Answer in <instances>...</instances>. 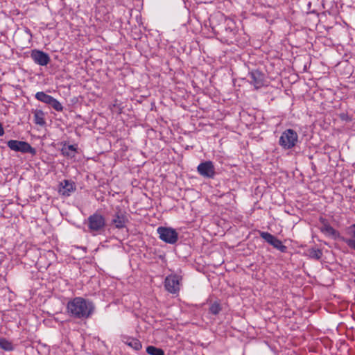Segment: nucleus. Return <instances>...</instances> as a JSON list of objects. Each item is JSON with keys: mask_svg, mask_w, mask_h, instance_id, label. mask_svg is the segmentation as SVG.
Masks as SVG:
<instances>
[{"mask_svg": "<svg viewBox=\"0 0 355 355\" xmlns=\"http://www.w3.org/2000/svg\"><path fill=\"white\" fill-rule=\"evenodd\" d=\"M88 231L93 235L101 234L105 227V218L99 213H94L89 216L86 222Z\"/></svg>", "mask_w": 355, "mask_h": 355, "instance_id": "obj_2", "label": "nucleus"}, {"mask_svg": "<svg viewBox=\"0 0 355 355\" xmlns=\"http://www.w3.org/2000/svg\"><path fill=\"white\" fill-rule=\"evenodd\" d=\"M347 237L345 239V242L347 245L355 250V224L350 225L347 230Z\"/></svg>", "mask_w": 355, "mask_h": 355, "instance_id": "obj_12", "label": "nucleus"}, {"mask_svg": "<svg viewBox=\"0 0 355 355\" xmlns=\"http://www.w3.org/2000/svg\"><path fill=\"white\" fill-rule=\"evenodd\" d=\"M260 236L264 239L268 243L272 245L275 248L279 250L282 252L286 250V247L283 245L282 242L272 234L266 232H259Z\"/></svg>", "mask_w": 355, "mask_h": 355, "instance_id": "obj_7", "label": "nucleus"}, {"mask_svg": "<svg viewBox=\"0 0 355 355\" xmlns=\"http://www.w3.org/2000/svg\"><path fill=\"white\" fill-rule=\"evenodd\" d=\"M75 190L74 183L71 180H64L60 183L59 193L64 196H69Z\"/></svg>", "mask_w": 355, "mask_h": 355, "instance_id": "obj_11", "label": "nucleus"}, {"mask_svg": "<svg viewBox=\"0 0 355 355\" xmlns=\"http://www.w3.org/2000/svg\"><path fill=\"white\" fill-rule=\"evenodd\" d=\"M127 221L126 216L121 212H117L114 216V218L112 220V223L116 228H123L125 225V223Z\"/></svg>", "mask_w": 355, "mask_h": 355, "instance_id": "obj_13", "label": "nucleus"}, {"mask_svg": "<svg viewBox=\"0 0 355 355\" xmlns=\"http://www.w3.org/2000/svg\"><path fill=\"white\" fill-rule=\"evenodd\" d=\"M322 231L328 235H334L336 234L335 230L329 225L324 224L322 227Z\"/></svg>", "mask_w": 355, "mask_h": 355, "instance_id": "obj_22", "label": "nucleus"}, {"mask_svg": "<svg viewBox=\"0 0 355 355\" xmlns=\"http://www.w3.org/2000/svg\"><path fill=\"white\" fill-rule=\"evenodd\" d=\"M249 82L253 85L256 89L263 86L265 82L264 74L261 71L256 70L249 73Z\"/></svg>", "mask_w": 355, "mask_h": 355, "instance_id": "obj_10", "label": "nucleus"}, {"mask_svg": "<svg viewBox=\"0 0 355 355\" xmlns=\"http://www.w3.org/2000/svg\"><path fill=\"white\" fill-rule=\"evenodd\" d=\"M8 146L12 150L22 153H31L35 155L36 150L28 143L18 140H10L7 143Z\"/></svg>", "mask_w": 355, "mask_h": 355, "instance_id": "obj_4", "label": "nucleus"}, {"mask_svg": "<svg viewBox=\"0 0 355 355\" xmlns=\"http://www.w3.org/2000/svg\"><path fill=\"white\" fill-rule=\"evenodd\" d=\"M34 121L36 124L40 125H44L45 124L44 114L42 110L35 111Z\"/></svg>", "mask_w": 355, "mask_h": 355, "instance_id": "obj_18", "label": "nucleus"}, {"mask_svg": "<svg viewBox=\"0 0 355 355\" xmlns=\"http://www.w3.org/2000/svg\"><path fill=\"white\" fill-rule=\"evenodd\" d=\"M306 254L311 259L319 260L322 256V252L318 248H310L307 250Z\"/></svg>", "mask_w": 355, "mask_h": 355, "instance_id": "obj_15", "label": "nucleus"}, {"mask_svg": "<svg viewBox=\"0 0 355 355\" xmlns=\"http://www.w3.org/2000/svg\"><path fill=\"white\" fill-rule=\"evenodd\" d=\"M3 133H4V131H3V127H2L1 124L0 123V136L3 135Z\"/></svg>", "mask_w": 355, "mask_h": 355, "instance_id": "obj_25", "label": "nucleus"}, {"mask_svg": "<svg viewBox=\"0 0 355 355\" xmlns=\"http://www.w3.org/2000/svg\"><path fill=\"white\" fill-rule=\"evenodd\" d=\"M222 310L221 305L219 302L215 301L210 304L209 312L213 315H218Z\"/></svg>", "mask_w": 355, "mask_h": 355, "instance_id": "obj_19", "label": "nucleus"}, {"mask_svg": "<svg viewBox=\"0 0 355 355\" xmlns=\"http://www.w3.org/2000/svg\"><path fill=\"white\" fill-rule=\"evenodd\" d=\"M298 136L293 130L288 129L283 132L279 138V145L285 149H290L295 146Z\"/></svg>", "mask_w": 355, "mask_h": 355, "instance_id": "obj_3", "label": "nucleus"}, {"mask_svg": "<svg viewBox=\"0 0 355 355\" xmlns=\"http://www.w3.org/2000/svg\"><path fill=\"white\" fill-rule=\"evenodd\" d=\"M68 150H69L73 155L76 153V148L73 145H69L67 147H65Z\"/></svg>", "mask_w": 355, "mask_h": 355, "instance_id": "obj_24", "label": "nucleus"}, {"mask_svg": "<svg viewBox=\"0 0 355 355\" xmlns=\"http://www.w3.org/2000/svg\"><path fill=\"white\" fill-rule=\"evenodd\" d=\"M49 105H51L54 110L58 112H61L63 110V107L61 103L54 98L52 99Z\"/></svg>", "mask_w": 355, "mask_h": 355, "instance_id": "obj_21", "label": "nucleus"}, {"mask_svg": "<svg viewBox=\"0 0 355 355\" xmlns=\"http://www.w3.org/2000/svg\"><path fill=\"white\" fill-rule=\"evenodd\" d=\"M146 352L150 355H165L163 349L153 345L146 347Z\"/></svg>", "mask_w": 355, "mask_h": 355, "instance_id": "obj_20", "label": "nucleus"}, {"mask_svg": "<svg viewBox=\"0 0 355 355\" xmlns=\"http://www.w3.org/2000/svg\"><path fill=\"white\" fill-rule=\"evenodd\" d=\"M197 170L205 178H213L215 175V167L211 161L200 163L198 166Z\"/></svg>", "mask_w": 355, "mask_h": 355, "instance_id": "obj_8", "label": "nucleus"}, {"mask_svg": "<svg viewBox=\"0 0 355 355\" xmlns=\"http://www.w3.org/2000/svg\"><path fill=\"white\" fill-rule=\"evenodd\" d=\"M68 313L78 319H86L93 314L95 306L93 302L81 297H76L67 303Z\"/></svg>", "mask_w": 355, "mask_h": 355, "instance_id": "obj_1", "label": "nucleus"}, {"mask_svg": "<svg viewBox=\"0 0 355 355\" xmlns=\"http://www.w3.org/2000/svg\"><path fill=\"white\" fill-rule=\"evenodd\" d=\"M31 57L36 64L40 66H46L51 60L46 53L36 49L32 51Z\"/></svg>", "mask_w": 355, "mask_h": 355, "instance_id": "obj_9", "label": "nucleus"}, {"mask_svg": "<svg viewBox=\"0 0 355 355\" xmlns=\"http://www.w3.org/2000/svg\"><path fill=\"white\" fill-rule=\"evenodd\" d=\"M62 153L67 156H70V157H73L74 155L71 153H70L69 150H68L66 148H63L62 150Z\"/></svg>", "mask_w": 355, "mask_h": 355, "instance_id": "obj_23", "label": "nucleus"}, {"mask_svg": "<svg viewBox=\"0 0 355 355\" xmlns=\"http://www.w3.org/2000/svg\"><path fill=\"white\" fill-rule=\"evenodd\" d=\"M157 231L160 239L167 243L174 244L178 239V234L174 229L159 227Z\"/></svg>", "mask_w": 355, "mask_h": 355, "instance_id": "obj_5", "label": "nucleus"}, {"mask_svg": "<svg viewBox=\"0 0 355 355\" xmlns=\"http://www.w3.org/2000/svg\"><path fill=\"white\" fill-rule=\"evenodd\" d=\"M124 343L137 351L141 349L142 347L141 343L137 338H127L126 340H124Z\"/></svg>", "mask_w": 355, "mask_h": 355, "instance_id": "obj_14", "label": "nucleus"}, {"mask_svg": "<svg viewBox=\"0 0 355 355\" xmlns=\"http://www.w3.org/2000/svg\"><path fill=\"white\" fill-rule=\"evenodd\" d=\"M180 278L176 275H171L166 277L164 287L166 290L172 294H175L180 291Z\"/></svg>", "mask_w": 355, "mask_h": 355, "instance_id": "obj_6", "label": "nucleus"}, {"mask_svg": "<svg viewBox=\"0 0 355 355\" xmlns=\"http://www.w3.org/2000/svg\"><path fill=\"white\" fill-rule=\"evenodd\" d=\"M35 98L38 101H42V102H43L44 103H46L48 105H49L51 103L52 99L53 98V97H52L51 96H49V95L45 94L43 92H37L36 94H35Z\"/></svg>", "mask_w": 355, "mask_h": 355, "instance_id": "obj_16", "label": "nucleus"}, {"mask_svg": "<svg viewBox=\"0 0 355 355\" xmlns=\"http://www.w3.org/2000/svg\"><path fill=\"white\" fill-rule=\"evenodd\" d=\"M0 347L8 352H11L14 349L12 343L5 338L0 337Z\"/></svg>", "mask_w": 355, "mask_h": 355, "instance_id": "obj_17", "label": "nucleus"}]
</instances>
